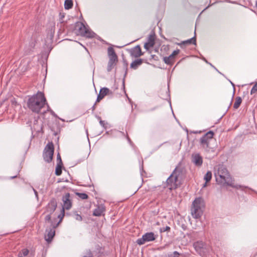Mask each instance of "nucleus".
<instances>
[{
  "mask_svg": "<svg viewBox=\"0 0 257 257\" xmlns=\"http://www.w3.org/2000/svg\"><path fill=\"white\" fill-rule=\"evenodd\" d=\"M47 103L44 93L38 91L36 94L30 97L27 101V106L33 112L39 113Z\"/></svg>",
  "mask_w": 257,
  "mask_h": 257,
  "instance_id": "1",
  "label": "nucleus"
},
{
  "mask_svg": "<svg viewBox=\"0 0 257 257\" xmlns=\"http://www.w3.org/2000/svg\"><path fill=\"white\" fill-rule=\"evenodd\" d=\"M216 181L218 184H226L227 186L236 189L241 188L240 185H234L233 180L230 176L228 170L223 165H219L217 172L215 173Z\"/></svg>",
  "mask_w": 257,
  "mask_h": 257,
  "instance_id": "2",
  "label": "nucleus"
},
{
  "mask_svg": "<svg viewBox=\"0 0 257 257\" xmlns=\"http://www.w3.org/2000/svg\"><path fill=\"white\" fill-rule=\"evenodd\" d=\"M68 31L74 32L77 35H80L87 38H93L95 33L87 29L81 22H77L68 27Z\"/></svg>",
  "mask_w": 257,
  "mask_h": 257,
  "instance_id": "3",
  "label": "nucleus"
},
{
  "mask_svg": "<svg viewBox=\"0 0 257 257\" xmlns=\"http://www.w3.org/2000/svg\"><path fill=\"white\" fill-rule=\"evenodd\" d=\"M204 206L203 200L196 198L192 203L191 211L192 216L196 219L200 218L203 214V208Z\"/></svg>",
  "mask_w": 257,
  "mask_h": 257,
  "instance_id": "4",
  "label": "nucleus"
},
{
  "mask_svg": "<svg viewBox=\"0 0 257 257\" xmlns=\"http://www.w3.org/2000/svg\"><path fill=\"white\" fill-rule=\"evenodd\" d=\"M177 167L174 169L173 173L166 180L167 187L170 190L176 189L179 185V182L178 179L179 174L177 173Z\"/></svg>",
  "mask_w": 257,
  "mask_h": 257,
  "instance_id": "5",
  "label": "nucleus"
},
{
  "mask_svg": "<svg viewBox=\"0 0 257 257\" xmlns=\"http://www.w3.org/2000/svg\"><path fill=\"white\" fill-rule=\"evenodd\" d=\"M107 53L109 60L107 64V70L108 72H110L116 64L118 61V57L114 49L111 47L108 48Z\"/></svg>",
  "mask_w": 257,
  "mask_h": 257,
  "instance_id": "6",
  "label": "nucleus"
},
{
  "mask_svg": "<svg viewBox=\"0 0 257 257\" xmlns=\"http://www.w3.org/2000/svg\"><path fill=\"white\" fill-rule=\"evenodd\" d=\"M54 152V146H46L43 153V157L46 162L50 163L52 161Z\"/></svg>",
  "mask_w": 257,
  "mask_h": 257,
  "instance_id": "7",
  "label": "nucleus"
},
{
  "mask_svg": "<svg viewBox=\"0 0 257 257\" xmlns=\"http://www.w3.org/2000/svg\"><path fill=\"white\" fill-rule=\"evenodd\" d=\"M157 238V235L152 232H147L141 238H138L136 242L139 245L145 244L147 242L154 241Z\"/></svg>",
  "mask_w": 257,
  "mask_h": 257,
  "instance_id": "8",
  "label": "nucleus"
},
{
  "mask_svg": "<svg viewBox=\"0 0 257 257\" xmlns=\"http://www.w3.org/2000/svg\"><path fill=\"white\" fill-rule=\"evenodd\" d=\"M70 194L69 193H66L64 196L62 197V201L63 202V206L62 207V216H61V214L59 215L58 217L59 218H60V220H61L63 217L64 216V209H66L67 210L69 209L71 206V202L70 200Z\"/></svg>",
  "mask_w": 257,
  "mask_h": 257,
  "instance_id": "9",
  "label": "nucleus"
},
{
  "mask_svg": "<svg viewBox=\"0 0 257 257\" xmlns=\"http://www.w3.org/2000/svg\"><path fill=\"white\" fill-rule=\"evenodd\" d=\"M196 251L200 255H203L206 251V244L202 241H197L193 243Z\"/></svg>",
  "mask_w": 257,
  "mask_h": 257,
  "instance_id": "10",
  "label": "nucleus"
},
{
  "mask_svg": "<svg viewBox=\"0 0 257 257\" xmlns=\"http://www.w3.org/2000/svg\"><path fill=\"white\" fill-rule=\"evenodd\" d=\"M43 122L40 119H35L33 122V125L31 126V130L33 133L35 132L36 134H39L43 133Z\"/></svg>",
  "mask_w": 257,
  "mask_h": 257,
  "instance_id": "11",
  "label": "nucleus"
},
{
  "mask_svg": "<svg viewBox=\"0 0 257 257\" xmlns=\"http://www.w3.org/2000/svg\"><path fill=\"white\" fill-rule=\"evenodd\" d=\"M214 134L213 131H210L206 133L200 139V143L202 145H208L209 140L212 139Z\"/></svg>",
  "mask_w": 257,
  "mask_h": 257,
  "instance_id": "12",
  "label": "nucleus"
},
{
  "mask_svg": "<svg viewBox=\"0 0 257 257\" xmlns=\"http://www.w3.org/2000/svg\"><path fill=\"white\" fill-rule=\"evenodd\" d=\"M109 94H112V92L108 88L103 87L101 88L97 96L96 102H99L101 99L103 98L105 96Z\"/></svg>",
  "mask_w": 257,
  "mask_h": 257,
  "instance_id": "13",
  "label": "nucleus"
},
{
  "mask_svg": "<svg viewBox=\"0 0 257 257\" xmlns=\"http://www.w3.org/2000/svg\"><path fill=\"white\" fill-rule=\"evenodd\" d=\"M57 207V202L55 199H52L49 202L48 205L46 206V209L45 212L52 214L55 210H56Z\"/></svg>",
  "mask_w": 257,
  "mask_h": 257,
  "instance_id": "14",
  "label": "nucleus"
},
{
  "mask_svg": "<svg viewBox=\"0 0 257 257\" xmlns=\"http://www.w3.org/2000/svg\"><path fill=\"white\" fill-rule=\"evenodd\" d=\"M192 162L197 167H200L203 163L202 157L198 153H194L192 155Z\"/></svg>",
  "mask_w": 257,
  "mask_h": 257,
  "instance_id": "15",
  "label": "nucleus"
},
{
  "mask_svg": "<svg viewBox=\"0 0 257 257\" xmlns=\"http://www.w3.org/2000/svg\"><path fill=\"white\" fill-rule=\"evenodd\" d=\"M130 53L131 56L135 58H138L143 55V53L142 52L140 45H137L131 49L130 50Z\"/></svg>",
  "mask_w": 257,
  "mask_h": 257,
  "instance_id": "16",
  "label": "nucleus"
},
{
  "mask_svg": "<svg viewBox=\"0 0 257 257\" xmlns=\"http://www.w3.org/2000/svg\"><path fill=\"white\" fill-rule=\"evenodd\" d=\"M60 133V131L59 128L56 132L54 131L53 133L51 141V142H48L47 145H58Z\"/></svg>",
  "mask_w": 257,
  "mask_h": 257,
  "instance_id": "17",
  "label": "nucleus"
},
{
  "mask_svg": "<svg viewBox=\"0 0 257 257\" xmlns=\"http://www.w3.org/2000/svg\"><path fill=\"white\" fill-rule=\"evenodd\" d=\"M55 226L53 227V228H50L49 230H46V232H47V234L46 235H45V240L48 242H50L53 237L55 235Z\"/></svg>",
  "mask_w": 257,
  "mask_h": 257,
  "instance_id": "18",
  "label": "nucleus"
},
{
  "mask_svg": "<svg viewBox=\"0 0 257 257\" xmlns=\"http://www.w3.org/2000/svg\"><path fill=\"white\" fill-rule=\"evenodd\" d=\"M155 44V38L153 35H150L148 39V42L144 45V48L148 50L150 48L153 47Z\"/></svg>",
  "mask_w": 257,
  "mask_h": 257,
  "instance_id": "19",
  "label": "nucleus"
},
{
  "mask_svg": "<svg viewBox=\"0 0 257 257\" xmlns=\"http://www.w3.org/2000/svg\"><path fill=\"white\" fill-rule=\"evenodd\" d=\"M105 210V207L103 205L98 206L97 208L94 210L93 215L95 216H100L103 214Z\"/></svg>",
  "mask_w": 257,
  "mask_h": 257,
  "instance_id": "20",
  "label": "nucleus"
},
{
  "mask_svg": "<svg viewBox=\"0 0 257 257\" xmlns=\"http://www.w3.org/2000/svg\"><path fill=\"white\" fill-rule=\"evenodd\" d=\"M192 44L194 45H196V39L195 36L190 39L182 41L180 43H178L177 45L180 46L182 48H183V46L184 45H190Z\"/></svg>",
  "mask_w": 257,
  "mask_h": 257,
  "instance_id": "21",
  "label": "nucleus"
},
{
  "mask_svg": "<svg viewBox=\"0 0 257 257\" xmlns=\"http://www.w3.org/2000/svg\"><path fill=\"white\" fill-rule=\"evenodd\" d=\"M144 61V60L143 59H136L132 62L130 67L132 69L136 70L139 67V66L142 64Z\"/></svg>",
  "mask_w": 257,
  "mask_h": 257,
  "instance_id": "22",
  "label": "nucleus"
},
{
  "mask_svg": "<svg viewBox=\"0 0 257 257\" xmlns=\"http://www.w3.org/2000/svg\"><path fill=\"white\" fill-rule=\"evenodd\" d=\"M163 61L167 64L172 65L174 62V58L170 55L169 57H164Z\"/></svg>",
  "mask_w": 257,
  "mask_h": 257,
  "instance_id": "23",
  "label": "nucleus"
},
{
  "mask_svg": "<svg viewBox=\"0 0 257 257\" xmlns=\"http://www.w3.org/2000/svg\"><path fill=\"white\" fill-rule=\"evenodd\" d=\"M242 102V99L240 96H237L235 98V102L233 104V108L235 109H237Z\"/></svg>",
  "mask_w": 257,
  "mask_h": 257,
  "instance_id": "24",
  "label": "nucleus"
},
{
  "mask_svg": "<svg viewBox=\"0 0 257 257\" xmlns=\"http://www.w3.org/2000/svg\"><path fill=\"white\" fill-rule=\"evenodd\" d=\"M73 6V2L72 0H65L64 2V8L66 10L71 9Z\"/></svg>",
  "mask_w": 257,
  "mask_h": 257,
  "instance_id": "25",
  "label": "nucleus"
},
{
  "mask_svg": "<svg viewBox=\"0 0 257 257\" xmlns=\"http://www.w3.org/2000/svg\"><path fill=\"white\" fill-rule=\"evenodd\" d=\"M62 164H57L55 169V174L57 176H60L62 174Z\"/></svg>",
  "mask_w": 257,
  "mask_h": 257,
  "instance_id": "26",
  "label": "nucleus"
},
{
  "mask_svg": "<svg viewBox=\"0 0 257 257\" xmlns=\"http://www.w3.org/2000/svg\"><path fill=\"white\" fill-rule=\"evenodd\" d=\"M212 178V173L211 171H208L204 177V179L208 182L210 181Z\"/></svg>",
  "mask_w": 257,
  "mask_h": 257,
  "instance_id": "27",
  "label": "nucleus"
},
{
  "mask_svg": "<svg viewBox=\"0 0 257 257\" xmlns=\"http://www.w3.org/2000/svg\"><path fill=\"white\" fill-rule=\"evenodd\" d=\"M77 195L82 199H86L88 197V195L84 193H77Z\"/></svg>",
  "mask_w": 257,
  "mask_h": 257,
  "instance_id": "28",
  "label": "nucleus"
},
{
  "mask_svg": "<svg viewBox=\"0 0 257 257\" xmlns=\"http://www.w3.org/2000/svg\"><path fill=\"white\" fill-rule=\"evenodd\" d=\"M204 146L205 147V150L206 152H207L208 153H211V152L214 153L215 152V149H214V148H211V146Z\"/></svg>",
  "mask_w": 257,
  "mask_h": 257,
  "instance_id": "29",
  "label": "nucleus"
},
{
  "mask_svg": "<svg viewBox=\"0 0 257 257\" xmlns=\"http://www.w3.org/2000/svg\"><path fill=\"white\" fill-rule=\"evenodd\" d=\"M29 250L27 248H24L19 253L24 256H26L29 254Z\"/></svg>",
  "mask_w": 257,
  "mask_h": 257,
  "instance_id": "30",
  "label": "nucleus"
},
{
  "mask_svg": "<svg viewBox=\"0 0 257 257\" xmlns=\"http://www.w3.org/2000/svg\"><path fill=\"white\" fill-rule=\"evenodd\" d=\"M180 253L177 251H174L173 252L168 254L167 257H180Z\"/></svg>",
  "mask_w": 257,
  "mask_h": 257,
  "instance_id": "31",
  "label": "nucleus"
},
{
  "mask_svg": "<svg viewBox=\"0 0 257 257\" xmlns=\"http://www.w3.org/2000/svg\"><path fill=\"white\" fill-rule=\"evenodd\" d=\"M170 229H171V228L169 226H166V227L160 228V232H164L165 231H170Z\"/></svg>",
  "mask_w": 257,
  "mask_h": 257,
  "instance_id": "32",
  "label": "nucleus"
},
{
  "mask_svg": "<svg viewBox=\"0 0 257 257\" xmlns=\"http://www.w3.org/2000/svg\"><path fill=\"white\" fill-rule=\"evenodd\" d=\"M257 92V82L255 83V84L253 86L252 88L251 89L250 93L252 94Z\"/></svg>",
  "mask_w": 257,
  "mask_h": 257,
  "instance_id": "33",
  "label": "nucleus"
},
{
  "mask_svg": "<svg viewBox=\"0 0 257 257\" xmlns=\"http://www.w3.org/2000/svg\"><path fill=\"white\" fill-rule=\"evenodd\" d=\"M11 104L15 107L17 106L18 105V102L15 98H13L11 99Z\"/></svg>",
  "mask_w": 257,
  "mask_h": 257,
  "instance_id": "34",
  "label": "nucleus"
},
{
  "mask_svg": "<svg viewBox=\"0 0 257 257\" xmlns=\"http://www.w3.org/2000/svg\"><path fill=\"white\" fill-rule=\"evenodd\" d=\"M82 257H93L92 253L90 250H88L86 251L85 254Z\"/></svg>",
  "mask_w": 257,
  "mask_h": 257,
  "instance_id": "35",
  "label": "nucleus"
},
{
  "mask_svg": "<svg viewBox=\"0 0 257 257\" xmlns=\"http://www.w3.org/2000/svg\"><path fill=\"white\" fill-rule=\"evenodd\" d=\"M65 17V15L64 13H60L59 14V21L61 24H63L64 23V21H63V19Z\"/></svg>",
  "mask_w": 257,
  "mask_h": 257,
  "instance_id": "36",
  "label": "nucleus"
},
{
  "mask_svg": "<svg viewBox=\"0 0 257 257\" xmlns=\"http://www.w3.org/2000/svg\"><path fill=\"white\" fill-rule=\"evenodd\" d=\"M75 219L78 221H81L82 219V218L80 215H79L78 214H76L75 215Z\"/></svg>",
  "mask_w": 257,
  "mask_h": 257,
  "instance_id": "37",
  "label": "nucleus"
},
{
  "mask_svg": "<svg viewBox=\"0 0 257 257\" xmlns=\"http://www.w3.org/2000/svg\"><path fill=\"white\" fill-rule=\"evenodd\" d=\"M57 161L58 162V164H62V160L61 159V156H60V155L59 153H58V154L57 155Z\"/></svg>",
  "mask_w": 257,
  "mask_h": 257,
  "instance_id": "38",
  "label": "nucleus"
},
{
  "mask_svg": "<svg viewBox=\"0 0 257 257\" xmlns=\"http://www.w3.org/2000/svg\"><path fill=\"white\" fill-rule=\"evenodd\" d=\"M52 214H50V213H48V214H47L45 218V220L46 221H50L51 220V215Z\"/></svg>",
  "mask_w": 257,
  "mask_h": 257,
  "instance_id": "39",
  "label": "nucleus"
},
{
  "mask_svg": "<svg viewBox=\"0 0 257 257\" xmlns=\"http://www.w3.org/2000/svg\"><path fill=\"white\" fill-rule=\"evenodd\" d=\"M180 50L179 49H177L176 50H174L171 55L174 58V56L178 54Z\"/></svg>",
  "mask_w": 257,
  "mask_h": 257,
  "instance_id": "40",
  "label": "nucleus"
},
{
  "mask_svg": "<svg viewBox=\"0 0 257 257\" xmlns=\"http://www.w3.org/2000/svg\"><path fill=\"white\" fill-rule=\"evenodd\" d=\"M98 118L100 119L99 123H100V125L104 127V125H105L104 121L103 120H101V118L99 116L98 117Z\"/></svg>",
  "mask_w": 257,
  "mask_h": 257,
  "instance_id": "41",
  "label": "nucleus"
},
{
  "mask_svg": "<svg viewBox=\"0 0 257 257\" xmlns=\"http://www.w3.org/2000/svg\"><path fill=\"white\" fill-rule=\"evenodd\" d=\"M123 63H124V67L125 68L126 70H127V63L126 62V60H123Z\"/></svg>",
  "mask_w": 257,
  "mask_h": 257,
  "instance_id": "42",
  "label": "nucleus"
},
{
  "mask_svg": "<svg viewBox=\"0 0 257 257\" xmlns=\"http://www.w3.org/2000/svg\"><path fill=\"white\" fill-rule=\"evenodd\" d=\"M33 191H34V192L35 193L36 197L38 198V192H37V191L35 189L33 188Z\"/></svg>",
  "mask_w": 257,
  "mask_h": 257,
  "instance_id": "43",
  "label": "nucleus"
},
{
  "mask_svg": "<svg viewBox=\"0 0 257 257\" xmlns=\"http://www.w3.org/2000/svg\"><path fill=\"white\" fill-rule=\"evenodd\" d=\"M95 104H96V103L91 107V109H92V111H94V109H95Z\"/></svg>",
  "mask_w": 257,
  "mask_h": 257,
  "instance_id": "44",
  "label": "nucleus"
},
{
  "mask_svg": "<svg viewBox=\"0 0 257 257\" xmlns=\"http://www.w3.org/2000/svg\"><path fill=\"white\" fill-rule=\"evenodd\" d=\"M230 82L231 84L232 85V86L233 87H234V86H235L234 84L233 83H232L231 81H230Z\"/></svg>",
  "mask_w": 257,
  "mask_h": 257,
  "instance_id": "45",
  "label": "nucleus"
},
{
  "mask_svg": "<svg viewBox=\"0 0 257 257\" xmlns=\"http://www.w3.org/2000/svg\"><path fill=\"white\" fill-rule=\"evenodd\" d=\"M207 183V182H206L203 184V187H206V186Z\"/></svg>",
  "mask_w": 257,
  "mask_h": 257,
  "instance_id": "46",
  "label": "nucleus"
},
{
  "mask_svg": "<svg viewBox=\"0 0 257 257\" xmlns=\"http://www.w3.org/2000/svg\"><path fill=\"white\" fill-rule=\"evenodd\" d=\"M127 140H128V143H131V140H130V139L128 137H127Z\"/></svg>",
  "mask_w": 257,
  "mask_h": 257,
  "instance_id": "47",
  "label": "nucleus"
},
{
  "mask_svg": "<svg viewBox=\"0 0 257 257\" xmlns=\"http://www.w3.org/2000/svg\"><path fill=\"white\" fill-rule=\"evenodd\" d=\"M18 257H24V256L22 255L21 254L18 253Z\"/></svg>",
  "mask_w": 257,
  "mask_h": 257,
  "instance_id": "48",
  "label": "nucleus"
},
{
  "mask_svg": "<svg viewBox=\"0 0 257 257\" xmlns=\"http://www.w3.org/2000/svg\"><path fill=\"white\" fill-rule=\"evenodd\" d=\"M17 177V176H12L11 177V179H14Z\"/></svg>",
  "mask_w": 257,
  "mask_h": 257,
  "instance_id": "49",
  "label": "nucleus"
},
{
  "mask_svg": "<svg viewBox=\"0 0 257 257\" xmlns=\"http://www.w3.org/2000/svg\"><path fill=\"white\" fill-rule=\"evenodd\" d=\"M141 170H143V165H142L141 167Z\"/></svg>",
  "mask_w": 257,
  "mask_h": 257,
  "instance_id": "50",
  "label": "nucleus"
},
{
  "mask_svg": "<svg viewBox=\"0 0 257 257\" xmlns=\"http://www.w3.org/2000/svg\"><path fill=\"white\" fill-rule=\"evenodd\" d=\"M52 114H53L54 115H55V114L54 113V112L53 111H52Z\"/></svg>",
  "mask_w": 257,
  "mask_h": 257,
  "instance_id": "51",
  "label": "nucleus"
},
{
  "mask_svg": "<svg viewBox=\"0 0 257 257\" xmlns=\"http://www.w3.org/2000/svg\"><path fill=\"white\" fill-rule=\"evenodd\" d=\"M123 87H124V81L123 82Z\"/></svg>",
  "mask_w": 257,
  "mask_h": 257,
  "instance_id": "52",
  "label": "nucleus"
},
{
  "mask_svg": "<svg viewBox=\"0 0 257 257\" xmlns=\"http://www.w3.org/2000/svg\"><path fill=\"white\" fill-rule=\"evenodd\" d=\"M231 101L230 102L229 105H231Z\"/></svg>",
  "mask_w": 257,
  "mask_h": 257,
  "instance_id": "53",
  "label": "nucleus"
}]
</instances>
